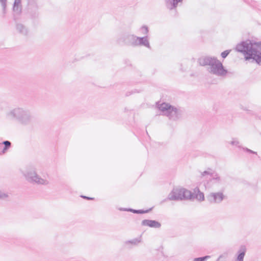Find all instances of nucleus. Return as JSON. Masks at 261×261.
<instances>
[{
    "instance_id": "nucleus-1",
    "label": "nucleus",
    "mask_w": 261,
    "mask_h": 261,
    "mask_svg": "<svg viewBox=\"0 0 261 261\" xmlns=\"http://www.w3.org/2000/svg\"><path fill=\"white\" fill-rule=\"evenodd\" d=\"M236 50L244 55L245 60L252 59L261 65V41L255 42L250 40L242 41L236 46Z\"/></svg>"
},
{
    "instance_id": "nucleus-2",
    "label": "nucleus",
    "mask_w": 261,
    "mask_h": 261,
    "mask_svg": "<svg viewBox=\"0 0 261 261\" xmlns=\"http://www.w3.org/2000/svg\"><path fill=\"white\" fill-rule=\"evenodd\" d=\"M200 66H207V71L211 74L224 77L229 73L225 69L222 63L216 57L211 56H202L198 60Z\"/></svg>"
},
{
    "instance_id": "nucleus-3",
    "label": "nucleus",
    "mask_w": 261,
    "mask_h": 261,
    "mask_svg": "<svg viewBox=\"0 0 261 261\" xmlns=\"http://www.w3.org/2000/svg\"><path fill=\"white\" fill-rule=\"evenodd\" d=\"M25 179L30 183L37 185L47 186L49 184L45 176H40L37 173L35 168L30 166L27 168L25 171L23 172Z\"/></svg>"
},
{
    "instance_id": "nucleus-4",
    "label": "nucleus",
    "mask_w": 261,
    "mask_h": 261,
    "mask_svg": "<svg viewBox=\"0 0 261 261\" xmlns=\"http://www.w3.org/2000/svg\"><path fill=\"white\" fill-rule=\"evenodd\" d=\"M159 109L167 116L170 120L176 121L181 118L182 111L175 108L169 103H162L159 106Z\"/></svg>"
},
{
    "instance_id": "nucleus-5",
    "label": "nucleus",
    "mask_w": 261,
    "mask_h": 261,
    "mask_svg": "<svg viewBox=\"0 0 261 261\" xmlns=\"http://www.w3.org/2000/svg\"><path fill=\"white\" fill-rule=\"evenodd\" d=\"M194 197V193L185 188H173L169 194L167 199L169 200H192Z\"/></svg>"
},
{
    "instance_id": "nucleus-6",
    "label": "nucleus",
    "mask_w": 261,
    "mask_h": 261,
    "mask_svg": "<svg viewBox=\"0 0 261 261\" xmlns=\"http://www.w3.org/2000/svg\"><path fill=\"white\" fill-rule=\"evenodd\" d=\"M33 119V117L28 110L17 108V122L21 125H27L32 122Z\"/></svg>"
},
{
    "instance_id": "nucleus-7",
    "label": "nucleus",
    "mask_w": 261,
    "mask_h": 261,
    "mask_svg": "<svg viewBox=\"0 0 261 261\" xmlns=\"http://www.w3.org/2000/svg\"><path fill=\"white\" fill-rule=\"evenodd\" d=\"M136 38L137 36L134 34L125 33L118 39L117 42L119 44L135 47L137 44Z\"/></svg>"
},
{
    "instance_id": "nucleus-8",
    "label": "nucleus",
    "mask_w": 261,
    "mask_h": 261,
    "mask_svg": "<svg viewBox=\"0 0 261 261\" xmlns=\"http://www.w3.org/2000/svg\"><path fill=\"white\" fill-rule=\"evenodd\" d=\"M222 192L211 193L207 196V200L211 203H220L224 199Z\"/></svg>"
},
{
    "instance_id": "nucleus-9",
    "label": "nucleus",
    "mask_w": 261,
    "mask_h": 261,
    "mask_svg": "<svg viewBox=\"0 0 261 261\" xmlns=\"http://www.w3.org/2000/svg\"><path fill=\"white\" fill-rule=\"evenodd\" d=\"M205 175H210L211 177V178L210 179L211 181H214V183L216 184H223V180L222 178L218 175V174L216 172H211L208 171H204L201 173V175L202 176H205Z\"/></svg>"
},
{
    "instance_id": "nucleus-10",
    "label": "nucleus",
    "mask_w": 261,
    "mask_h": 261,
    "mask_svg": "<svg viewBox=\"0 0 261 261\" xmlns=\"http://www.w3.org/2000/svg\"><path fill=\"white\" fill-rule=\"evenodd\" d=\"M166 7L169 11H174L177 14L176 9L178 4L182 3L183 0H164Z\"/></svg>"
},
{
    "instance_id": "nucleus-11",
    "label": "nucleus",
    "mask_w": 261,
    "mask_h": 261,
    "mask_svg": "<svg viewBox=\"0 0 261 261\" xmlns=\"http://www.w3.org/2000/svg\"><path fill=\"white\" fill-rule=\"evenodd\" d=\"M137 44L136 47L139 46H143L150 49L151 47L147 35L144 37H138L136 38Z\"/></svg>"
},
{
    "instance_id": "nucleus-12",
    "label": "nucleus",
    "mask_w": 261,
    "mask_h": 261,
    "mask_svg": "<svg viewBox=\"0 0 261 261\" xmlns=\"http://www.w3.org/2000/svg\"><path fill=\"white\" fill-rule=\"evenodd\" d=\"M141 225L151 228H160L161 226V224L156 220L145 219L141 222Z\"/></svg>"
},
{
    "instance_id": "nucleus-13",
    "label": "nucleus",
    "mask_w": 261,
    "mask_h": 261,
    "mask_svg": "<svg viewBox=\"0 0 261 261\" xmlns=\"http://www.w3.org/2000/svg\"><path fill=\"white\" fill-rule=\"evenodd\" d=\"M246 252L245 246L242 245L237 253V258L235 261H243Z\"/></svg>"
},
{
    "instance_id": "nucleus-14",
    "label": "nucleus",
    "mask_w": 261,
    "mask_h": 261,
    "mask_svg": "<svg viewBox=\"0 0 261 261\" xmlns=\"http://www.w3.org/2000/svg\"><path fill=\"white\" fill-rule=\"evenodd\" d=\"M142 242L141 236L138 238L133 239L130 240L126 241L124 242V244L126 246H137Z\"/></svg>"
},
{
    "instance_id": "nucleus-15",
    "label": "nucleus",
    "mask_w": 261,
    "mask_h": 261,
    "mask_svg": "<svg viewBox=\"0 0 261 261\" xmlns=\"http://www.w3.org/2000/svg\"><path fill=\"white\" fill-rule=\"evenodd\" d=\"M17 32L22 35L27 36L28 33L27 28L22 24H17Z\"/></svg>"
},
{
    "instance_id": "nucleus-16",
    "label": "nucleus",
    "mask_w": 261,
    "mask_h": 261,
    "mask_svg": "<svg viewBox=\"0 0 261 261\" xmlns=\"http://www.w3.org/2000/svg\"><path fill=\"white\" fill-rule=\"evenodd\" d=\"M194 191L195 192H196V191H197V193L196 195L194 194V197L192 199L196 198L199 201H203L204 200V194L202 192H201L198 188H196L194 190Z\"/></svg>"
},
{
    "instance_id": "nucleus-17",
    "label": "nucleus",
    "mask_w": 261,
    "mask_h": 261,
    "mask_svg": "<svg viewBox=\"0 0 261 261\" xmlns=\"http://www.w3.org/2000/svg\"><path fill=\"white\" fill-rule=\"evenodd\" d=\"M4 145L2 152L1 154H4L10 147L11 146V143L9 141H4L2 143H0Z\"/></svg>"
},
{
    "instance_id": "nucleus-18",
    "label": "nucleus",
    "mask_w": 261,
    "mask_h": 261,
    "mask_svg": "<svg viewBox=\"0 0 261 261\" xmlns=\"http://www.w3.org/2000/svg\"><path fill=\"white\" fill-rule=\"evenodd\" d=\"M16 116V112L15 109L12 110L7 114V117L9 119H13Z\"/></svg>"
},
{
    "instance_id": "nucleus-19",
    "label": "nucleus",
    "mask_w": 261,
    "mask_h": 261,
    "mask_svg": "<svg viewBox=\"0 0 261 261\" xmlns=\"http://www.w3.org/2000/svg\"><path fill=\"white\" fill-rule=\"evenodd\" d=\"M0 3L2 7L3 12L5 14L6 13L7 0H0Z\"/></svg>"
},
{
    "instance_id": "nucleus-20",
    "label": "nucleus",
    "mask_w": 261,
    "mask_h": 261,
    "mask_svg": "<svg viewBox=\"0 0 261 261\" xmlns=\"http://www.w3.org/2000/svg\"><path fill=\"white\" fill-rule=\"evenodd\" d=\"M210 255H206L202 257L195 258L192 261H206L207 259L210 258Z\"/></svg>"
},
{
    "instance_id": "nucleus-21",
    "label": "nucleus",
    "mask_w": 261,
    "mask_h": 261,
    "mask_svg": "<svg viewBox=\"0 0 261 261\" xmlns=\"http://www.w3.org/2000/svg\"><path fill=\"white\" fill-rule=\"evenodd\" d=\"M142 34L147 35L149 32L148 28L146 25H143L140 28Z\"/></svg>"
},
{
    "instance_id": "nucleus-22",
    "label": "nucleus",
    "mask_w": 261,
    "mask_h": 261,
    "mask_svg": "<svg viewBox=\"0 0 261 261\" xmlns=\"http://www.w3.org/2000/svg\"><path fill=\"white\" fill-rule=\"evenodd\" d=\"M230 144L232 145H234L237 146L239 148H242L239 144L240 142L237 139H233L232 141L230 142Z\"/></svg>"
},
{
    "instance_id": "nucleus-23",
    "label": "nucleus",
    "mask_w": 261,
    "mask_h": 261,
    "mask_svg": "<svg viewBox=\"0 0 261 261\" xmlns=\"http://www.w3.org/2000/svg\"><path fill=\"white\" fill-rule=\"evenodd\" d=\"M9 197V195L7 193L3 192L0 190V199L5 200Z\"/></svg>"
},
{
    "instance_id": "nucleus-24",
    "label": "nucleus",
    "mask_w": 261,
    "mask_h": 261,
    "mask_svg": "<svg viewBox=\"0 0 261 261\" xmlns=\"http://www.w3.org/2000/svg\"><path fill=\"white\" fill-rule=\"evenodd\" d=\"M152 208H150L149 209L147 210H137L136 214H143L147 213L149 212L152 210Z\"/></svg>"
},
{
    "instance_id": "nucleus-25",
    "label": "nucleus",
    "mask_w": 261,
    "mask_h": 261,
    "mask_svg": "<svg viewBox=\"0 0 261 261\" xmlns=\"http://www.w3.org/2000/svg\"><path fill=\"white\" fill-rule=\"evenodd\" d=\"M231 50H226L224 51H223L221 54V56L222 57V58L223 59H225L226 58V57L229 55V54L230 53Z\"/></svg>"
},
{
    "instance_id": "nucleus-26",
    "label": "nucleus",
    "mask_w": 261,
    "mask_h": 261,
    "mask_svg": "<svg viewBox=\"0 0 261 261\" xmlns=\"http://www.w3.org/2000/svg\"><path fill=\"white\" fill-rule=\"evenodd\" d=\"M242 149L244 150V151H246V152H248V153H253V154H257V153L250 149H248V148H246V147H242Z\"/></svg>"
},
{
    "instance_id": "nucleus-27",
    "label": "nucleus",
    "mask_w": 261,
    "mask_h": 261,
    "mask_svg": "<svg viewBox=\"0 0 261 261\" xmlns=\"http://www.w3.org/2000/svg\"><path fill=\"white\" fill-rule=\"evenodd\" d=\"M227 257V253H224L223 254L220 255L216 261H219L220 259L222 258H226Z\"/></svg>"
},
{
    "instance_id": "nucleus-28",
    "label": "nucleus",
    "mask_w": 261,
    "mask_h": 261,
    "mask_svg": "<svg viewBox=\"0 0 261 261\" xmlns=\"http://www.w3.org/2000/svg\"><path fill=\"white\" fill-rule=\"evenodd\" d=\"M31 15H32V18H35L38 17V16L39 15V13L38 11L35 12L34 13L32 14Z\"/></svg>"
},
{
    "instance_id": "nucleus-29",
    "label": "nucleus",
    "mask_w": 261,
    "mask_h": 261,
    "mask_svg": "<svg viewBox=\"0 0 261 261\" xmlns=\"http://www.w3.org/2000/svg\"><path fill=\"white\" fill-rule=\"evenodd\" d=\"M16 8V0L14 1L13 5V11H15V8Z\"/></svg>"
},
{
    "instance_id": "nucleus-30",
    "label": "nucleus",
    "mask_w": 261,
    "mask_h": 261,
    "mask_svg": "<svg viewBox=\"0 0 261 261\" xmlns=\"http://www.w3.org/2000/svg\"><path fill=\"white\" fill-rule=\"evenodd\" d=\"M137 210H135V209L128 208L129 212H132V213H133L134 214H136L137 213Z\"/></svg>"
},
{
    "instance_id": "nucleus-31",
    "label": "nucleus",
    "mask_w": 261,
    "mask_h": 261,
    "mask_svg": "<svg viewBox=\"0 0 261 261\" xmlns=\"http://www.w3.org/2000/svg\"><path fill=\"white\" fill-rule=\"evenodd\" d=\"M82 198H85L86 199H88V200H92V199H94V198H92V197H87V196H81Z\"/></svg>"
},
{
    "instance_id": "nucleus-32",
    "label": "nucleus",
    "mask_w": 261,
    "mask_h": 261,
    "mask_svg": "<svg viewBox=\"0 0 261 261\" xmlns=\"http://www.w3.org/2000/svg\"><path fill=\"white\" fill-rule=\"evenodd\" d=\"M119 210H120V211H121L129 212L128 208H120Z\"/></svg>"
},
{
    "instance_id": "nucleus-33",
    "label": "nucleus",
    "mask_w": 261,
    "mask_h": 261,
    "mask_svg": "<svg viewBox=\"0 0 261 261\" xmlns=\"http://www.w3.org/2000/svg\"><path fill=\"white\" fill-rule=\"evenodd\" d=\"M133 93V92L131 93L130 92H127L126 93V96H129L132 93Z\"/></svg>"
},
{
    "instance_id": "nucleus-34",
    "label": "nucleus",
    "mask_w": 261,
    "mask_h": 261,
    "mask_svg": "<svg viewBox=\"0 0 261 261\" xmlns=\"http://www.w3.org/2000/svg\"><path fill=\"white\" fill-rule=\"evenodd\" d=\"M20 3V0H17V10L19 8V3Z\"/></svg>"
},
{
    "instance_id": "nucleus-35",
    "label": "nucleus",
    "mask_w": 261,
    "mask_h": 261,
    "mask_svg": "<svg viewBox=\"0 0 261 261\" xmlns=\"http://www.w3.org/2000/svg\"><path fill=\"white\" fill-rule=\"evenodd\" d=\"M13 19H14V21H16V18L15 14L13 15Z\"/></svg>"
}]
</instances>
